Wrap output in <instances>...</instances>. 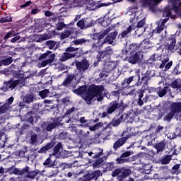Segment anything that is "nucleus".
Wrapping results in <instances>:
<instances>
[{
    "instance_id": "f257e3e1",
    "label": "nucleus",
    "mask_w": 181,
    "mask_h": 181,
    "mask_svg": "<svg viewBox=\"0 0 181 181\" xmlns=\"http://www.w3.org/2000/svg\"><path fill=\"white\" fill-rule=\"evenodd\" d=\"M104 91L103 86H95L90 85L88 90V93L83 97V100H85L86 103L90 105H91V101L94 100V97H98L97 101H102L103 97L101 94Z\"/></svg>"
},
{
    "instance_id": "f03ea898",
    "label": "nucleus",
    "mask_w": 181,
    "mask_h": 181,
    "mask_svg": "<svg viewBox=\"0 0 181 181\" xmlns=\"http://www.w3.org/2000/svg\"><path fill=\"white\" fill-rule=\"evenodd\" d=\"M173 11H175L173 6L170 9H168V8H165V11L163 13V17L166 18L163 19L160 24H158L156 29L153 30V35L160 33V32H162L163 29H166V25H165V23H166L168 21H169V18H170L171 19H175V18H176V16L172 15Z\"/></svg>"
},
{
    "instance_id": "7ed1b4c3",
    "label": "nucleus",
    "mask_w": 181,
    "mask_h": 181,
    "mask_svg": "<svg viewBox=\"0 0 181 181\" xmlns=\"http://www.w3.org/2000/svg\"><path fill=\"white\" fill-rule=\"evenodd\" d=\"M118 108L122 110H124V102L118 103L117 101H112L110 103L107 110L102 113L101 117L105 118V117H108V115L112 114V112H115L117 110H118Z\"/></svg>"
},
{
    "instance_id": "20e7f679",
    "label": "nucleus",
    "mask_w": 181,
    "mask_h": 181,
    "mask_svg": "<svg viewBox=\"0 0 181 181\" xmlns=\"http://www.w3.org/2000/svg\"><path fill=\"white\" fill-rule=\"evenodd\" d=\"M163 0H148L147 4L152 5V6H156L158 4L162 2ZM170 4L173 6L174 12L181 16V1L179 3V0H170ZM179 4V6H176Z\"/></svg>"
},
{
    "instance_id": "39448f33",
    "label": "nucleus",
    "mask_w": 181,
    "mask_h": 181,
    "mask_svg": "<svg viewBox=\"0 0 181 181\" xmlns=\"http://www.w3.org/2000/svg\"><path fill=\"white\" fill-rule=\"evenodd\" d=\"M127 131H124L121 134V138H119L113 144V149L114 151H117L119 149L121 146H124L125 145L127 141L132 136V134H127Z\"/></svg>"
},
{
    "instance_id": "423d86ee",
    "label": "nucleus",
    "mask_w": 181,
    "mask_h": 181,
    "mask_svg": "<svg viewBox=\"0 0 181 181\" xmlns=\"http://www.w3.org/2000/svg\"><path fill=\"white\" fill-rule=\"evenodd\" d=\"M78 51V47H69L66 49V52L63 53L62 56L60 57V62H67L69 59H73L76 56V52L71 53V52Z\"/></svg>"
},
{
    "instance_id": "0eeeda50",
    "label": "nucleus",
    "mask_w": 181,
    "mask_h": 181,
    "mask_svg": "<svg viewBox=\"0 0 181 181\" xmlns=\"http://www.w3.org/2000/svg\"><path fill=\"white\" fill-rule=\"evenodd\" d=\"M75 64L78 71L81 74L87 71L88 67H90V62L86 59H83L80 62L77 61Z\"/></svg>"
},
{
    "instance_id": "6e6552de",
    "label": "nucleus",
    "mask_w": 181,
    "mask_h": 181,
    "mask_svg": "<svg viewBox=\"0 0 181 181\" xmlns=\"http://www.w3.org/2000/svg\"><path fill=\"white\" fill-rule=\"evenodd\" d=\"M112 54V48L111 47H107L104 51H99L97 55L98 62H101L103 59H108L111 57Z\"/></svg>"
},
{
    "instance_id": "1a4fd4ad",
    "label": "nucleus",
    "mask_w": 181,
    "mask_h": 181,
    "mask_svg": "<svg viewBox=\"0 0 181 181\" xmlns=\"http://www.w3.org/2000/svg\"><path fill=\"white\" fill-rule=\"evenodd\" d=\"M74 25V23H70L69 24H68L66 30H65L60 35V38L62 40L67 39V37H69L70 35H73V33H74V28L73 27H71Z\"/></svg>"
},
{
    "instance_id": "9d476101",
    "label": "nucleus",
    "mask_w": 181,
    "mask_h": 181,
    "mask_svg": "<svg viewBox=\"0 0 181 181\" xmlns=\"http://www.w3.org/2000/svg\"><path fill=\"white\" fill-rule=\"evenodd\" d=\"M13 97L11 96L6 100L4 105L0 106V115L6 114V112H8V110H9L10 107L9 105H12V103H13Z\"/></svg>"
},
{
    "instance_id": "9b49d317",
    "label": "nucleus",
    "mask_w": 181,
    "mask_h": 181,
    "mask_svg": "<svg viewBox=\"0 0 181 181\" xmlns=\"http://www.w3.org/2000/svg\"><path fill=\"white\" fill-rule=\"evenodd\" d=\"M101 175V171L100 170L94 171L92 174L88 173L86 175H83V178H81L80 181H90L91 179H97L100 177Z\"/></svg>"
},
{
    "instance_id": "f8f14e48",
    "label": "nucleus",
    "mask_w": 181,
    "mask_h": 181,
    "mask_svg": "<svg viewBox=\"0 0 181 181\" xmlns=\"http://www.w3.org/2000/svg\"><path fill=\"white\" fill-rule=\"evenodd\" d=\"M28 170H29V166H25L24 168L21 170L13 167L9 168L8 169V172H9V173L13 175H20L21 176H22V175H25V173H26Z\"/></svg>"
},
{
    "instance_id": "ddd939ff",
    "label": "nucleus",
    "mask_w": 181,
    "mask_h": 181,
    "mask_svg": "<svg viewBox=\"0 0 181 181\" xmlns=\"http://www.w3.org/2000/svg\"><path fill=\"white\" fill-rule=\"evenodd\" d=\"M15 88V85L13 83V79H11L8 81L4 82V86L0 88L1 91L4 93H6V91H11Z\"/></svg>"
},
{
    "instance_id": "4468645a",
    "label": "nucleus",
    "mask_w": 181,
    "mask_h": 181,
    "mask_svg": "<svg viewBox=\"0 0 181 181\" xmlns=\"http://www.w3.org/2000/svg\"><path fill=\"white\" fill-rule=\"evenodd\" d=\"M169 108L170 111H173L175 114H180L181 102H171Z\"/></svg>"
},
{
    "instance_id": "2eb2a0df",
    "label": "nucleus",
    "mask_w": 181,
    "mask_h": 181,
    "mask_svg": "<svg viewBox=\"0 0 181 181\" xmlns=\"http://www.w3.org/2000/svg\"><path fill=\"white\" fill-rule=\"evenodd\" d=\"M169 62V57H166L165 59H164L160 65L159 66V69H163L165 67L164 71H167V70H169V69H170V67H172V65L173 64V62L172 61Z\"/></svg>"
},
{
    "instance_id": "dca6fc26",
    "label": "nucleus",
    "mask_w": 181,
    "mask_h": 181,
    "mask_svg": "<svg viewBox=\"0 0 181 181\" xmlns=\"http://www.w3.org/2000/svg\"><path fill=\"white\" fill-rule=\"evenodd\" d=\"M105 43H107L105 42V40L98 39L95 40V42L92 44L91 49H93V50H98V49H101V47H103V46H104Z\"/></svg>"
},
{
    "instance_id": "f3484780",
    "label": "nucleus",
    "mask_w": 181,
    "mask_h": 181,
    "mask_svg": "<svg viewBox=\"0 0 181 181\" xmlns=\"http://www.w3.org/2000/svg\"><path fill=\"white\" fill-rule=\"evenodd\" d=\"M117 35H118V32L117 31L111 33L106 37V38L105 39V42H106V43H108L109 45H112V43H114V40H115L117 37Z\"/></svg>"
},
{
    "instance_id": "a211bd4d",
    "label": "nucleus",
    "mask_w": 181,
    "mask_h": 181,
    "mask_svg": "<svg viewBox=\"0 0 181 181\" xmlns=\"http://www.w3.org/2000/svg\"><path fill=\"white\" fill-rule=\"evenodd\" d=\"M168 40H170V42L166 45V49L168 50H173L176 46V38L175 37V35H171Z\"/></svg>"
},
{
    "instance_id": "6ab92c4d",
    "label": "nucleus",
    "mask_w": 181,
    "mask_h": 181,
    "mask_svg": "<svg viewBox=\"0 0 181 181\" xmlns=\"http://www.w3.org/2000/svg\"><path fill=\"white\" fill-rule=\"evenodd\" d=\"M54 57H56V54H51L47 60H43L40 63V67H46L47 64H52L53 62H54Z\"/></svg>"
},
{
    "instance_id": "aec40b11",
    "label": "nucleus",
    "mask_w": 181,
    "mask_h": 181,
    "mask_svg": "<svg viewBox=\"0 0 181 181\" xmlns=\"http://www.w3.org/2000/svg\"><path fill=\"white\" fill-rule=\"evenodd\" d=\"M127 62L131 64H136L139 62V54L138 52H136L134 54H132L130 57H127Z\"/></svg>"
},
{
    "instance_id": "412c9836",
    "label": "nucleus",
    "mask_w": 181,
    "mask_h": 181,
    "mask_svg": "<svg viewBox=\"0 0 181 181\" xmlns=\"http://www.w3.org/2000/svg\"><path fill=\"white\" fill-rule=\"evenodd\" d=\"M88 42H90V40H86V38L76 39L71 42V46H81V45Z\"/></svg>"
},
{
    "instance_id": "4be33fe9",
    "label": "nucleus",
    "mask_w": 181,
    "mask_h": 181,
    "mask_svg": "<svg viewBox=\"0 0 181 181\" xmlns=\"http://www.w3.org/2000/svg\"><path fill=\"white\" fill-rule=\"evenodd\" d=\"M74 78H76L74 74H68L66 78L64 81L62 86H64V87H69Z\"/></svg>"
},
{
    "instance_id": "5701e85b",
    "label": "nucleus",
    "mask_w": 181,
    "mask_h": 181,
    "mask_svg": "<svg viewBox=\"0 0 181 181\" xmlns=\"http://www.w3.org/2000/svg\"><path fill=\"white\" fill-rule=\"evenodd\" d=\"M166 143H165V141H162L160 143L156 144L154 146V148L156 149L157 153H159V152H163Z\"/></svg>"
},
{
    "instance_id": "b1692460",
    "label": "nucleus",
    "mask_w": 181,
    "mask_h": 181,
    "mask_svg": "<svg viewBox=\"0 0 181 181\" xmlns=\"http://www.w3.org/2000/svg\"><path fill=\"white\" fill-rule=\"evenodd\" d=\"M25 173H26L25 177L27 179H30L31 180H33V179L36 177L37 175H39V172L36 170L29 171V168H28V170L25 172Z\"/></svg>"
},
{
    "instance_id": "393cba45",
    "label": "nucleus",
    "mask_w": 181,
    "mask_h": 181,
    "mask_svg": "<svg viewBox=\"0 0 181 181\" xmlns=\"http://www.w3.org/2000/svg\"><path fill=\"white\" fill-rule=\"evenodd\" d=\"M45 45L49 50H56V49H57V47H56L57 46V42H56V41L48 40L46 42Z\"/></svg>"
},
{
    "instance_id": "a878e982",
    "label": "nucleus",
    "mask_w": 181,
    "mask_h": 181,
    "mask_svg": "<svg viewBox=\"0 0 181 181\" xmlns=\"http://www.w3.org/2000/svg\"><path fill=\"white\" fill-rule=\"evenodd\" d=\"M52 37V35L49 34H43L40 35V37L36 40L37 43H42V42H45V40H49Z\"/></svg>"
},
{
    "instance_id": "bb28decb",
    "label": "nucleus",
    "mask_w": 181,
    "mask_h": 181,
    "mask_svg": "<svg viewBox=\"0 0 181 181\" xmlns=\"http://www.w3.org/2000/svg\"><path fill=\"white\" fill-rule=\"evenodd\" d=\"M54 144L53 143H48L45 146L41 148L38 152L39 153H45L47 151H49V149H52L53 148Z\"/></svg>"
},
{
    "instance_id": "cd10ccee",
    "label": "nucleus",
    "mask_w": 181,
    "mask_h": 181,
    "mask_svg": "<svg viewBox=\"0 0 181 181\" xmlns=\"http://www.w3.org/2000/svg\"><path fill=\"white\" fill-rule=\"evenodd\" d=\"M86 90L87 87H86V86H80L78 89L74 90V93L78 95H81V94H84L86 93Z\"/></svg>"
},
{
    "instance_id": "c85d7f7f",
    "label": "nucleus",
    "mask_w": 181,
    "mask_h": 181,
    "mask_svg": "<svg viewBox=\"0 0 181 181\" xmlns=\"http://www.w3.org/2000/svg\"><path fill=\"white\" fill-rule=\"evenodd\" d=\"M168 91V87L160 88L158 87L156 89V93L160 97H163Z\"/></svg>"
},
{
    "instance_id": "c756f323",
    "label": "nucleus",
    "mask_w": 181,
    "mask_h": 181,
    "mask_svg": "<svg viewBox=\"0 0 181 181\" xmlns=\"http://www.w3.org/2000/svg\"><path fill=\"white\" fill-rule=\"evenodd\" d=\"M13 83L14 84V88L16 87V86H19V87H23L25 84L26 83V81H25V78H21L18 80L13 81Z\"/></svg>"
},
{
    "instance_id": "7c9ffc66",
    "label": "nucleus",
    "mask_w": 181,
    "mask_h": 181,
    "mask_svg": "<svg viewBox=\"0 0 181 181\" xmlns=\"http://www.w3.org/2000/svg\"><path fill=\"white\" fill-rule=\"evenodd\" d=\"M29 143L30 145H36L37 144V134L36 133L31 134Z\"/></svg>"
},
{
    "instance_id": "2f4dec72",
    "label": "nucleus",
    "mask_w": 181,
    "mask_h": 181,
    "mask_svg": "<svg viewBox=\"0 0 181 181\" xmlns=\"http://www.w3.org/2000/svg\"><path fill=\"white\" fill-rule=\"evenodd\" d=\"M23 100L27 104H30V103H33L35 100V96L33 95V94H28L24 97Z\"/></svg>"
},
{
    "instance_id": "473e14b6",
    "label": "nucleus",
    "mask_w": 181,
    "mask_h": 181,
    "mask_svg": "<svg viewBox=\"0 0 181 181\" xmlns=\"http://www.w3.org/2000/svg\"><path fill=\"white\" fill-rule=\"evenodd\" d=\"M172 88H181V80L175 79L173 83H170Z\"/></svg>"
},
{
    "instance_id": "72a5a7b5",
    "label": "nucleus",
    "mask_w": 181,
    "mask_h": 181,
    "mask_svg": "<svg viewBox=\"0 0 181 181\" xmlns=\"http://www.w3.org/2000/svg\"><path fill=\"white\" fill-rule=\"evenodd\" d=\"M131 173H132V171H131V170L127 168H122L121 177H128V176H129Z\"/></svg>"
},
{
    "instance_id": "f704fd0d",
    "label": "nucleus",
    "mask_w": 181,
    "mask_h": 181,
    "mask_svg": "<svg viewBox=\"0 0 181 181\" xmlns=\"http://www.w3.org/2000/svg\"><path fill=\"white\" fill-rule=\"evenodd\" d=\"M78 28H80L81 29H86L87 28H90L91 25H86V23L83 20H80L79 21L77 22L76 23Z\"/></svg>"
},
{
    "instance_id": "c9c22d12",
    "label": "nucleus",
    "mask_w": 181,
    "mask_h": 181,
    "mask_svg": "<svg viewBox=\"0 0 181 181\" xmlns=\"http://www.w3.org/2000/svg\"><path fill=\"white\" fill-rule=\"evenodd\" d=\"M116 162L119 165H122V163H128L129 162H130V160L129 158H124V157H122V156H121L116 160Z\"/></svg>"
},
{
    "instance_id": "e433bc0d",
    "label": "nucleus",
    "mask_w": 181,
    "mask_h": 181,
    "mask_svg": "<svg viewBox=\"0 0 181 181\" xmlns=\"http://www.w3.org/2000/svg\"><path fill=\"white\" fill-rule=\"evenodd\" d=\"M57 125H59L57 122H53L52 123L49 124L45 129L46 131L51 132L52 129H54Z\"/></svg>"
},
{
    "instance_id": "4c0bfd02",
    "label": "nucleus",
    "mask_w": 181,
    "mask_h": 181,
    "mask_svg": "<svg viewBox=\"0 0 181 181\" xmlns=\"http://www.w3.org/2000/svg\"><path fill=\"white\" fill-rule=\"evenodd\" d=\"M175 115V113L170 110V112L163 118V120L170 122V121H172V118H173V116Z\"/></svg>"
},
{
    "instance_id": "58836bf2",
    "label": "nucleus",
    "mask_w": 181,
    "mask_h": 181,
    "mask_svg": "<svg viewBox=\"0 0 181 181\" xmlns=\"http://www.w3.org/2000/svg\"><path fill=\"white\" fill-rule=\"evenodd\" d=\"M44 166H47V168H53L54 166V163L52 162V158H47L43 163Z\"/></svg>"
},
{
    "instance_id": "ea45409f",
    "label": "nucleus",
    "mask_w": 181,
    "mask_h": 181,
    "mask_svg": "<svg viewBox=\"0 0 181 181\" xmlns=\"http://www.w3.org/2000/svg\"><path fill=\"white\" fill-rule=\"evenodd\" d=\"M170 160H172V157L170 156H166L161 159V163L162 165H168L170 163Z\"/></svg>"
},
{
    "instance_id": "a19ab883",
    "label": "nucleus",
    "mask_w": 181,
    "mask_h": 181,
    "mask_svg": "<svg viewBox=\"0 0 181 181\" xmlns=\"http://www.w3.org/2000/svg\"><path fill=\"white\" fill-rule=\"evenodd\" d=\"M180 169V164H176L172 168V174L173 175H179L180 172L179 171Z\"/></svg>"
},
{
    "instance_id": "79ce46f5",
    "label": "nucleus",
    "mask_w": 181,
    "mask_h": 181,
    "mask_svg": "<svg viewBox=\"0 0 181 181\" xmlns=\"http://www.w3.org/2000/svg\"><path fill=\"white\" fill-rule=\"evenodd\" d=\"M131 30H132V26H129L127 30H124L121 33V37H127L129 33H131Z\"/></svg>"
},
{
    "instance_id": "37998d69",
    "label": "nucleus",
    "mask_w": 181,
    "mask_h": 181,
    "mask_svg": "<svg viewBox=\"0 0 181 181\" xmlns=\"http://www.w3.org/2000/svg\"><path fill=\"white\" fill-rule=\"evenodd\" d=\"M0 141L4 144L8 141V137H6V134L4 131H0Z\"/></svg>"
},
{
    "instance_id": "c03bdc74",
    "label": "nucleus",
    "mask_w": 181,
    "mask_h": 181,
    "mask_svg": "<svg viewBox=\"0 0 181 181\" xmlns=\"http://www.w3.org/2000/svg\"><path fill=\"white\" fill-rule=\"evenodd\" d=\"M12 62H13L12 57L3 59V66H9V64H11Z\"/></svg>"
},
{
    "instance_id": "a18cd8bd",
    "label": "nucleus",
    "mask_w": 181,
    "mask_h": 181,
    "mask_svg": "<svg viewBox=\"0 0 181 181\" xmlns=\"http://www.w3.org/2000/svg\"><path fill=\"white\" fill-rule=\"evenodd\" d=\"M49 54H52L51 51H47L45 53L40 55V57H38V60H45V59H47Z\"/></svg>"
},
{
    "instance_id": "49530a36",
    "label": "nucleus",
    "mask_w": 181,
    "mask_h": 181,
    "mask_svg": "<svg viewBox=\"0 0 181 181\" xmlns=\"http://www.w3.org/2000/svg\"><path fill=\"white\" fill-rule=\"evenodd\" d=\"M61 148L62 143H58L54 148V152L52 153V155H57V153H59L60 151Z\"/></svg>"
},
{
    "instance_id": "de8ad7c7",
    "label": "nucleus",
    "mask_w": 181,
    "mask_h": 181,
    "mask_svg": "<svg viewBox=\"0 0 181 181\" xmlns=\"http://www.w3.org/2000/svg\"><path fill=\"white\" fill-rule=\"evenodd\" d=\"M49 90L45 89L42 91H40L39 95H40L41 98H46L49 95Z\"/></svg>"
},
{
    "instance_id": "09e8293b",
    "label": "nucleus",
    "mask_w": 181,
    "mask_h": 181,
    "mask_svg": "<svg viewBox=\"0 0 181 181\" xmlns=\"http://www.w3.org/2000/svg\"><path fill=\"white\" fill-rule=\"evenodd\" d=\"M109 32H111V28H107L106 30H105L99 36L98 38L100 40H103V37L105 36V35H107Z\"/></svg>"
},
{
    "instance_id": "8fccbe9b",
    "label": "nucleus",
    "mask_w": 181,
    "mask_h": 181,
    "mask_svg": "<svg viewBox=\"0 0 181 181\" xmlns=\"http://www.w3.org/2000/svg\"><path fill=\"white\" fill-rule=\"evenodd\" d=\"M131 155H134V151L129 150L128 151L123 153L121 156H122V158L127 159L128 158L129 156H131Z\"/></svg>"
},
{
    "instance_id": "3c124183",
    "label": "nucleus",
    "mask_w": 181,
    "mask_h": 181,
    "mask_svg": "<svg viewBox=\"0 0 181 181\" xmlns=\"http://www.w3.org/2000/svg\"><path fill=\"white\" fill-rule=\"evenodd\" d=\"M103 163V158H98L93 164V168H100V165Z\"/></svg>"
},
{
    "instance_id": "603ef678",
    "label": "nucleus",
    "mask_w": 181,
    "mask_h": 181,
    "mask_svg": "<svg viewBox=\"0 0 181 181\" xmlns=\"http://www.w3.org/2000/svg\"><path fill=\"white\" fill-rule=\"evenodd\" d=\"M150 78H151V76H149V75L144 74L141 77V81L144 82V84H145L146 86V84H148V81H149Z\"/></svg>"
},
{
    "instance_id": "864d4df0",
    "label": "nucleus",
    "mask_w": 181,
    "mask_h": 181,
    "mask_svg": "<svg viewBox=\"0 0 181 181\" xmlns=\"http://www.w3.org/2000/svg\"><path fill=\"white\" fill-rule=\"evenodd\" d=\"M122 119V116H121L119 119L116 120H112V127H118L119 124H121V120Z\"/></svg>"
},
{
    "instance_id": "5fc2aeb1",
    "label": "nucleus",
    "mask_w": 181,
    "mask_h": 181,
    "mask_svg": "<svg viewBox=\"0 0 181 181\" xmlns=\"http://www.w3.org/2000/svg\"><path fill=\"white\" fill-rule=\"evenodd\" d=\"M6 22H12V17L6 16L0 20V23H6Z\"/></svg>"
},
{
    "instance_id": "6e6d98bb",
    "label": "nucleus",
    "mask_w": 181,
    "mask_h": 181,
    "mask_svg": "<svg viewBox=\"0 0 181 181\" xmlns=\"http://www.w3.org/2000/svg\"><path fill=\"white\" fill-rule=\"evenodd\" d=\"M100 127H101V123L98 122V123L94 124L93 126L89 127V129H90V131H97V129H98V128H100Z\"/></svg>"
},
{
    "instance_id": "4d7b16f0",
    "label": "nucleus",
    "mask_w": 181,
    "mask_h": 181,
    "mask_svg": "<svg viewBox=\"0 0 181 181\" xmlns=\"http://www.w3.org/2000/svg\"><path fill=\"white\" fill-rule=\"evenodd\" d=\"M13 36H15L13 31H10L6 34L4 39V40H7V39H9L10 37H12Z\"/></svg>"
},
{
    "instance_id": "13d9d810",
    "label": "nucleus",
    "mask_w": 181,
    "mask_h": 181,
    "mask_svg": "<svg viewBox=\"0 0 181 181\" xmlns=\"http://www.w3.org/2000/svg\"><path fill=\"white\" fill-rule=\"evenodd\" d=\"M122 168H118L115 170L112 173L113 177H115V176H118V175H119V173H122Z\"/></svg>"
},
{
    "instance_id": "bf43d9fd",
    "label": "nucleus",
    "mask_w": 181,
    "mask_h": 181,
    "mask_svg": "<svg viewBox=\"0 0 181 181\" xmlns=\"http://www.w3.org/2000/svg\"><path fill=\"white\" fill-rule=\"evenodd\" d=\"M134 76H131V77H129V78H125L124 79V83H127V86H129V84H131V83H132V81H134Z\"/></svg>"
},
{
    "instance_id": "052dcab7",
    "label": "nucleus",
    "mask_w": 181,
    "mask_h": 181,
    "mask_svg": "<svg viewBox=\"0 0 181 181\" xmlns=\"http://www.w3.org/2000/svg\"><path fill=\"white\" fill-rule=\"evenodd\" d=\"M144 25H145V20L142 19L138 22L136 27L144 28Z\"/></svg>"
},
{
    "instance_id": "680f3d73",
    "label": "nucleus",
    "mask_w": 181,
    "mask_h": 181,
    "mask_svg": "<svg viewBox=\"0 0 181 181\" xmlns=\"http://www.w3.org/2000/svg\"><path fill=\"white\" fill-rule=\"evenodd\" d=\"M1 74H4L5 76H9V74H11V71L9 70V69H6L1 71Z\"/></svg>"
},
{
    "instance_id": "e2e57ef3",
    "label": "nucleus",
    "mask_w": 181,
    "mask_h": 181,
    "mask_svg": "<svg viewBox=\"0 0 181 181\" xmlns=\"http://www.w3.org/2000/svg\"><path fill=\"white\" fill-rule=\"evenodd\" d=\"M21 39V35H17L16 37H14L13 38H12L11 40V43H15L16 42H18V40H20Z\"/></svg>"
},
{
    "instance_id": "0e129e2a",
    "label": "nucleus",
    "mask_w": 181,
    "mask_h": 181,
    "mask_svg": "<svg viewBox=\"0 0 181 181\" xmlns=\"http://www.w3.org/2000/svg\"><path fill=\"white\" fill-rule=\"evenodd\" d=\"M40 12V8H34L31 11V15H36V13H39Z\"/></svg>"
},
{
    "instance_id": "69168bd1",
    "label": "nucleus",
    "mask_w": 181,
    "mask_h": 181,
    "mask_svg": "<svg viewBox=\"0 0 181 181\" xmlns=\"http://www.w3.org/2000/svg\"><path fill=\"white\" fill-rule=\"evenodd\" d=\"M30 4H32V1H28L26 3H25L24 4L21 6V8H26L27 6H29V5H30Z\"/></svg>"
},
{
    "instance_id": "338daca9",
    "label": "nucleus",
    "mask_w": 181,
    "mask_h": 181,
    "mask_svg": "<svg viewBox=\"0 0 181 181\" xmlns=\"http://www.w3.org/2000/svg\"><path fill=\"white\" fill-rule=\"evenodd\" d=\"M18 156L21 157V158H25V151H22V150H20L18 151Z\"/></svg>"
},
{
    "instance_id": "774afa93",
    "label": "nucleus",
    "mask_w": 181,
    "mask_h": 181,
    "mask_svg": "<svg viewBox=\"0 0 181 181\" xmlns=\"http://www.w3.org/2000/svg\"><path fill=\"white\" fill-rule=\"evenodd\" d=\"M175 134L178 135V136H181V128L176 129Z\"/></svg>"
}]
</instances>
